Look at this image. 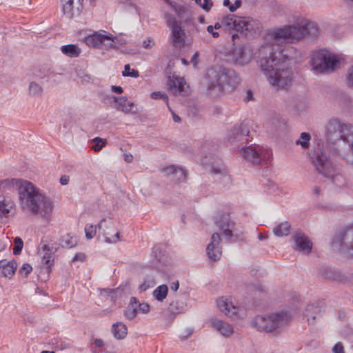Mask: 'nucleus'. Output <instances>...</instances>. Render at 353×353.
Here are the masks:
<instances>
[{
	"label": "nucleus",
	"instance_id": "44",
	"mask_svg": "<svg viewBox=\"0 0 353 353\" xmlns=\"http://www.w3.org/2000/svg\"><path fill=\"white\" fill-rule=\"evenodd\" d=\"M321 275L327 279L334 278V271L331 268L323 267L320 269Z\"/></svg>",
	"mask_w": 353,
	"mask_h": 353
},
{
	"label": "nucleus",
	"instance_id": "37",
	"mask_svg": "<svg viewBox=\"0 0 353 353\" xmlns=\"http://www.w3.org/2000/svg\"><path fill=\"white\" fill-rule=\"evenodd\" d=\"M310 140L311 136L309 133L302 132L301 133L299 139L296 141L295 143L300 145L303 149H307L310 145Z\"/></svg>",
	"mask_w": 353,
	"mask_h": 353
},
{
	"label": "nucleus",
	"instance_id": "50",
	"mask_svg": "<svg viewBox=\"0 0 353 353\" xmlns=\"http://www.w3.org/2000/svg\"><path fill=\"white\" fill-rule=\"evenodd\" d=\"M176 85L177 83H175V77L170 78L168 83V89L174 94H176Z\"/></svg>",
	"mask_w": 353,
	"mask_h": 353
},
{
	"label": "nucleus",
	"instance_id": "35",
	"mask_svg": "<svg viewBox=\"0 0 353 353\" xmlns=\"http://www.w3.org/2000/svg\"><path fill=\"white\" fill-rule=\"evenodd\" d=\"M130 301L133 303V305H134V307L138 312L148 314L150 312V307L148 303L145 302L140 303L139 300L134 296L130 298Z\"/></svg>",
	"mask_w": 353,
	"mask_h": 353
},
{
	"label": "nucleus",
	"instance_id": "4",
	"mask_svg": "<svg viewBox=\"0 0 353 353\" xmlns=\"http://www.w3.org/2000/svg\"><path fill=\"white\" fill-rule=\"evenodd\" d=\"M325 134L331 143L342 140L348 145L349 151L345 159L347 163L353 165V126L338 119H330L326 125Z\"/></svg>",
	"mask_w": 353,
	"mask_h": 353
},
{
	"label": "nucleus",
	"instance_id": "41",
	"mask_svg": "<svg viewBox=\"0 0 353 353\" xmlns=\"http://www.w3.org/2000/svg\"><path fill=\"white\" fill-rule=\"evenodd\" d=\"M164 18L168 26L170 28L181 24V23L179 21H177L174 16L170 13H165Z\"/></svg>",
	"mask_w": 353,
	"mask_h": 353
},
{
	"label": "nucleus",
	"instance_id": "23",
	"mask_svg": "<svg viewBox=\"0 0 353 353\" xmlns=\"http://www.w3.org/2000/svg\"><path fill=\"white\" fill-rule=\"evenodd\" d=\"M233 60L236 65H243L250 61L252 53L243 47H236L233 50Z\"/></svg>",
	"mask_w": 353,
	"mask_h": 353
},
{
	"label": "nucleus",
	"instance_id": "55",
	"mask_svg": "<svg viewBox=\"0 0 353 353\" xmlns=\"http://www.w3.org/2000/svg\"><path fill=\"white\" fill-rule=\"evenodd\" d=\"M154 45V41L150 38L143 41V47L145 49H150Z\"/></svg>",
	"mask_w": 353,
	"mask_h": 353
},
{
	"label": "nucleus",
	"instance_id": "46",
	"mask_svg": "<svg viewBox=\"0 0 353 353\" xmlns=\"http://www.w3.org/2000/svg\"><path fill=\"white\" fill-rule=\"evenodd\" d=\"M152 99H162L167 104L168 103V97L166 94L161 92H152L150 94Z\"/></svg>",
	"mask_w": 353,
	"mask_h": 353
},
{
	"label": "nucleus",
	"instance_id": "30",
	"mask_svg": "<svg viewBox=\"0 0 353 353\" xmlns=\"http://www.w3.org/2000/svg\"><path fill=\"white\" fill-rule=\"evenodd\" d=\"M61 51L63 54L71 58L78 57L81 52V49L74 44L62 46Z\"/></svg>",
	"mask_w": 353,
	"mask_h": 353
},
{
	"label": "nucleus",
	"instance_id": "22",
	"mask_svg": "<svg viewBox=\"0 0 353 353\" xmlns=\"http://www.w3.org/2000/svg\"><path fill=\"white\" fill-rule=\"evenodd\" d=\"M170 41L172 46L176 48H181L185 46V32L181 24L171 28Z\"/></svg>",
	"mask_w": 353,
	"mask_h": 353
},
{
	"label": "nucleus",
	"instance_id": "20",
	"mask_svg": "<svg viewBox=\"0 0 353 353\" xmlns=\"http://www.w3.org/2000/svg\"><path fill=\"white\" fill-rule=\"evenodd\" d=\"M162 172L165 176L175 183L183 182L186 178V173L183 168L172 165L164 168Z\"/></svg>",
	"mask_w": 353,
	"mask_h": 353
},
{
	"label": "nucleus",
	"instance_id": "27",
	"mask_svg": "<svg viewBox=\"0 0 353 353\" xmlns=\"http://www.w3.org/2000/svg\"><path fill=\"white\" fill-rule=\"evenodd\" d=\"M321 310L318 305L314 304H309L306 306L303 313V318L306 319L309 325L314 323L316 316L320 312Z\"/></svg>",
	"mask_w": 353,
	"mask_h": 353
},
{
	"label": "nucleus",
	"instance_id": "26",
	"mask_svg": "<svg viewBox=\"0 0 353 353\" xmlns=\"http://www.w3.org/2000/svg\"><path fill=\"white\" fill-rule=\"evenodd\" d=\"M212 326L225 336H230L233 332V327L229 323L219 319H215L212 322Z\"/></svg>",
	"mask_w": 353,
	"mask_h": 353
},
{
	"label": "nucleus",
	"instance_id": "12",
	"mask_svg": "<svg viewBox=\"0 0 353 353\" xmlns=\"http://www.w3.org/2000/svg\"><path fill=\"white\" fill-rule=\"evenodd\" d=\"M221 94L226 89L233 90L240 82V78L237 73L231 69L219 65Z\"/></svg>",
	"mask_w": 353,
	"mask_h": 353
},
{
	"label": "nucleus",
	"instance_id": "33",
	"mask_svg": "<svg viewBox=\"0 0 353 353\" xmlns=\"http://www.w3.org/2000/svg\"><path fill=\"white\" fill-rule=\"evenodd\" d=\"M291 226L288 222H283L278 225L273 230L275 236L281 237L288 236L290 232Z\"/></svg>",
	"mask_w": 353,
	"mask_h": 353
},
{
	"label": "nucleus",
	"instance_id": "56",
	"mask_svg": "<svg viewBox=\"0 0 353 353\" xmlns=\"http://www.w3.org/2000/svg\"><path fill=\"white\" fill-rule=\"evenodd\" d=\"M177 304H178L177 302H176V303L172 302L170 304L169 310L172 313L178 314V313L181 312L180 308L176 306Z\"/></svg>",
	"mask_w": 353,
	"mask_h": 353
},
{
	"label": "nucleus",
	"instance_id": "31",
	"mask_svg": "<svg viewBox=\"0 0 353 353\" xmlns=\"http://www.w3.org/2000/svg\"><path fill=\"white\" fill-rule=\"evenodd\" d=\"M77 244V239L76 236H71L70 234L63 235L60 239L59 247L61 246L63 248H72Z\"/></svg>",
	"mask_w": 353,
	"mask_h": 353
},
{
	"label": "nucleus",
	"instance_id": "54",
	"mask_svg": "<svg viewBox=\"0 0 353 353\" xmlns=\"http://www.w3.org/2000/svg\"><path fill=\"white\" fill-rule=\"evenodd\" d=\"M152 285L153 284L150 285L145 279L143 282L139 286V290L140 292H145L150 288L152 287Z\"/></svg>",
	"mask_w": 353,
	"mask_h": 353
},
{
	"label": "nucleus",
	"instance_id": "17",
	"mask_svg": "<svg viewBox=\"0 0 353 353\" xmlns=\"http://www.w3.org/2000/svg\"><path fill=\"white\" fill-rule=\"evenodd\" d=\"M263 152L262 148L255 144L241 148V150L242 157L254 165H258L261 163L263 159Z\"/></svg>",
	"mask_w": 353,
	"mask_h": 353
},
{
	"label": "nucleus",
	"instance_id": "51",
	"mask_svg": "<svg viewBox=\"0 0 353 353\" xmlns=\"http://www.w3.org/2000/svg\"><path fill=\"white\" fill-rule=\"evenodd\" d=\"M347 82L349 86L353 88V65L351 66L347 73Z\"/></svg>",
	"mask_w": 353,
	"mask_h": 353
},
{
	"label": "nucleus",
	"instance_id": "3",
	"mask_svg": "<svg viewBox=\"0 0 353 353\" xmlns=\"http://www.w3.org/2000/svg\"><path fill=\"white\" fill-rule=\"evenodd\" d=\"M319 34V28L313 21L303 18L297 19L296 22L290 26H285L274 30L271 36L274 42L293 43L299 41L305 36L316 37Z\"/></svg>",
	"mask_w": 353,
	"mask_h": 353
},
{
	"label": "nucleus",
	"instance_id": "16",
	"mask_svg": "<svg viewBox=\"0 0 353 353\" xmlns=\"http://www.w3.org/2000/svg\"><path fill=\"white\" fill-rule=\"evenodd\" d=\"M292 239L294 243V250L303 254H308L312 251V242L301 230H297L292 235Z\"/></svg>",
	"mask_w": 353,
	"mask_h": 353
},
{
	"label": "nucleus",
	"instance_id": "63",
	"mask_svg": "<svg viewBox=\"0 0 353 353\" xmlns=\"http://www.w3.org/2000/svg\"><path fill=\"white\" fill-rule=\"evenodd\" d=\"M111 90L117 94H121L123 92V88L119 85H112Z\"/></svg>",
	"mask_w": 353,
	"mask_h": 353
},
{
	"label": "nucleus",
	"instance_id": "19",
	"mask_svg": "<svg viewBox=\"0 0 353 353\" xmlns=\"http://www.w3.org/2000/svg\"><path fill=\"white\" fill-rule=\"evenodd\" d=\"M83 0H61L63 14L69 19L79 15L83 9Z\"/></svg>",
	"mask_w": 353,
	"mask_h": 353
},
{
	"label": "nucleus",
	"instance_id": "52",
	"mask_svg": "<svg viewBox=\"0 0 353 353\" xmlns=\"http://www.w3.org/2000/svg\"><path fill=\"white\" fill-rule=\"evenodd\" d=\"M200 6L206 12H209L213 6L212 0H203V3H201Z\"/></svg>",
	"mask_w": 353,
	"mask_h": 353
},
{
	"label": "nucleus",
	"instance_id": "1",
	"mask_svg": "<svg viewBox=\"0 0 353 353\" xmlns=\"http://www.w3.org/2000/svg\"><path fill=\"white\" fill-rule=\"evenodd\" d=\"M288 57L283 50L274 49V44L262 46L258 52L257 63L276 89L288 90L292 85V71Z\"/></svg>",
	"mask_w": 353,
	"mask_h": 353
},
{
	"label": "nucleus",
	"instance_id": "32",
	"mask_svg": "<svg viewBox=\"0 0 353 353\" xmlns=\"http://www.w3.org/2000/svg\"><path fill=\"white\" fill-rule=\"evenodd\" d=\"M14 207V203L8 199L3 198L0 200V216H7Z\"/></svg>",
	"mask_w": 353,
	"mask_h": 353
},
{
	"label": "nucleus",
	"instance_id": "11",
	"mask_svg": "<svg viewBox=\"0 0 353 353\" xmlns=\"http://www.w3.org/2000/svg\"><path fill=\"white\" fill-rule=\"evenodd\" d=\"M205 79L208 94L213 98L219 97L221 95L219 65L210 68L205 74Z\"/></svg>",
	"mask_w": 353,
	"mask_h": 353
},
{
	"label": "nucleus",
	"instance_id": "53",
	"mask_svg": "<svg viewBox=\"0 0 353 353\" xmlns=\"http://www.w3.org/2000/svg\"><path fill=\"white\" fill-rule=\"evenodd\" d=\"M333 353H345L344 347L341 342L336 343L332 347Z\"/></svg>",
	"mask_w": 353,
	"mask_h": 353
},
{
	"label": "nucleus",
	"instance_id": "10",
	"mask_svg": "<svg viewBox=\"0 0 353 353\" xmlns=\"http://www.w3.org/2000/svg\"><path fill=\"white\" fill-rule=\"evenodd\" d=\"M39 249V252L42 251L43 252L41 263V270L46 274H49L54 265L53 256L58 250L59 245L57 243H50L48 240L42 239Z\"/></svg>",
	"mask_w": 353,
	"mask_h": 353
},
{
	"label": "nucleus",
	"instance_id": "40",
	"mask_svg": "<svg viewBox=\"0 0 353 353\" xmlns=\"http://www.w3.org/2000/svg\"><path fill=\"white\" fill-rule=\"evenodd\" d=\"M114 39H117V37L113 38L112 34H107L106 32L103 31L102 46L109 48H114Z\"/></svg>",
	"mask_w": 353,
	"mask_h": 353
},
{
	"label": "nucleus",
	"instance_id": "34",
	"mask_svg": "<svg viewBox=\"0 0 353 353\" xmlns=\"http://www.w3.org/2000/svg\"><path fill=\"white\" fill-rule=\"evenodd\" d=\"M168 293V288L166 285H161L158 286L153 291V296L156 300L162 302L167 296Z\"/></svg>",
	"mask_w": 353,
	"mask_h": 353
},
{
	"label": "nucleus",
	"instance_id": "15",
	"mask_svg": "<svg viewBox=\"0 0 353 353\" xmlns=\"http://www.w3.org/2000/svg\"><path fill=\"white\" fill-rule=\"evenodd\" d=\"M110 101L114 102V108L124 114H137L139 110L132 101H128L126 97H108Z\"/></svg>",
	"mask_w": 353,
	"mask_h": 353
},
{
	"label": "nucleus",
	"instance_id": "25",
	"mask_svg": "<svg viewBox=\"0 0 353 353\" xmlns=\"http://www.w3.org/2000/svg\"><path fill=\"white\" fill-rule=\"evenodd\" d=\"M17 263L12 260L8 262L0 261V273L5 277L10 278L15 272Z\"/></svg>",
	"mask_w": 353,
	"mask_h": 353
},
{
	"label": "nucleus",
	"instance_id": "14",
	"mask_svg": "<svg viewBox=\"0 0 353 353\" xmlns=\"http://www.w3.org/2000/svg\"><path fill=\"white\" fill-rule=\"evenodd\" d=\"M250 121L248 120L243 121L239 125H235L228 135V141L231 143L241 142V143H247L249 142L250 137Z\"/></svg>",
	"mask_w": 353,
	"mask_h": 353
},
{
	"label": "nucleus",
	"instance_id": "59",
	"mask_svg": "<svg viewBox=\"0 0 353 353\" xmlns=\"http://www.w3.org/2000/svg\"><path fill=\"white\" fill-rule=\"evenodd\" d=\"M85 259V255L83 253H77L72 258V261H83Z\"/></svg>",
	"mask_w": 353,
	"mask_h": 353
},
{
	"label": "nucleus",
	"instance_id": "9",
	"mask_svg": "<svg viewBox=\"0 0 353 353\" xmlns=\"http://www.w3.org/2000/svg\"><path fill=\"white\" fill-rule=\"evenodd\" d=\"M221 25L224 26L228 30H234L239 32L240 34L244 37H247L248 32H250L253 29L251 21L248 19L234 14H228L223 17L221 23L216 22L213 28L219 30Z\"/></svg>",
	"mask_w": 353,
	"mask_h": 353
},
{
	"label": "nucleus",
	"instance_id": "28",
	"mask_svg": "<svg viewBox=\"0 0 353 353\" xmlns=\"http://www.w3.org/2000/svg\"><path fill=\"white\" fill-rule=\"evenodd\" d=\"M103 31L97 32L85 38L86 45L93 48H101L103 43Z\"/></svg>",
	"mask_w": 353,
	"mask_h": 353
},
{
	"label": "nucleus",
	"instance_id": "57",
	"mask_svg": "<svg viewBox=\"0 0 353 353\" xmlns=\"http://www.w3.org/2000/svg\"><path fill=\"white\" fill-rule=\"evenodd\" d=\"M241 3H242L241 0H236L235 2H234V4L231 5L229 7L230 11L231 12H233L236 11L237 8L241 7Z\"/></svg>",
	"mask_w": 353,
	"mask_h": 353
},
{
	"label": "nucleus",
	"instance_id": "61",
	"mask_svg": "<svg viewBox=\"0 0 353 353\" xmlns=\"http://www.w3.org/2000/svg\"><path fill=\"white\" fill-rule=\"evenodd\" d=\"M94 144L92 146V150L96 152L100 151L103 147L105 145V142H103V143H94Z\"/></svg>",
	"mask_w": 353,
	"mask_h": 353
},
{
	"label": "nucleus",
	"instance_id": "6",
	"mask_svg": "<svg viewBox=\"0 0 353 353\" xmlns=\"http://www.w3.org/2000/svg\"><path fill=\"white\" fill-rule=\"evenodd\" d=\"M289 316L286 312H276L256 316L252 321V326L259 331L273 332L287 325Z\"/></svg>",
	"mask_w": 353,
	"mask_h": 353
},
{
	"label": "nucleus",
	"instance_id": "47",
	"mask_svg": "<svg viewBox=\"0 0 353 353\" xmlns=\"http://www.w3.org/2000/svg\"><path fill=\"white\" fill-rule=\"evenodd\" d=\"M175 83H177L176 94L177 92H183L184 90V85L185 84V82L183 78H181L179 77H175Z\"/></svg>",
	"mask_w": 353,
	"mask_h": 353
},
{
	"label": "nucleus",
	"instance_id": "21",
	"mask_svg": "<svg viewBox=\"0 0 353 353\" xmlns=\"http://www.w3.org/2000/svg\"><path fill=\"white\" fill-rule=\"evenodd\" d=\"M219 309L229 317L234 319L236 316L239 308L234 305L230 298L221 297L216 301Z\"/></svg>",
	"mask_w": 353,
	"mask_h": 353
},
{
	"label": "nucleus",
	"instance_id": "42",
	"mask_svg": "<svg viewBox=\"0 0 353 353\" xmlns=\"http://www.w3.org/2000/svg\"><path fill=\"white\" fill-rule=\"evenodd\" d=\"M123 77H130L137 78L139 77V71L135 69H130L129 64H126L124 66V70L122 72Z\"/></svg>",
	"mask_w": 353,
	"mask_h": 353
},
{
	"label": "nucleus",
	"instance_id": "49",
	"mask_svg": "<svg viewBox=\"0 0 353 353\" xmlns=\"http://www.w3.org/2000/svg\"><path fill=\"white\" fill-rule=\"evenodd\" d=\"M51 73L49 68H39L37 71V76L40 79H43L46 77H48Z\"/></svg>",
	"mask_w": 353,
	"mask_h": 353
},
{
	"label": "nucleus",
	"instance_id": "2",
	"mask_svg": "<svg viewBox=\"0 0 353 353\" xmlns=\"http://www.w3.org/2000/svg\"><path fill=\"white\" fill-rule=\"evenodd\" d=\"M20 205L23 210L46 220L50 219L54 208L51 199L42 194L32 183L21 188Z\"/></svg>",
	"mask_w": 353,
	"mask_h": 353
},
{
	"label": "nucleus",
	"instance_id": "39",
	"mask_svg": "<svg viewBox=\"0 0 353 353\" xmlns=\"http://www.w3.org/2000/svg\"><path fill=\"white\" fill-rule=\"evenodd\" d=\"M43 92L42 87L36 82H30L29 85V94L34 97H41Z\"/></svg>",
	"mask_w": 353,
	"mask_h": 353
},
{
	"label": "nucleus",
	"instance_id": "43",
	"mask_svg": "<svg viewBox=\"0 0 353 353\" xmlns=\"http://www.w3.org/2000/svg\"><path fill=\"white\" fill-rule=\"evenodd\" d=\"M14 247L13 248V254L14 255H18L21 253L23 247V242L20 237H16L14 240Z\"/></svg>",
	"mask_w": 353,
	"mask_h": 353
},
{
	"label": "nucleus",
	"instance_id": "8",
	"mask_svg": "<svg viewBox=\"0 0 353 353\" xmlns=\"http://www.w3.org/2000/svg\"><path fill=\"white\" fill-rule=\"evenodd\" d=\"M338 63H339V60L337 56L330 53L327 50H316L312 54L311 65L316 71L332 72Z\"/></svg>",
	"mask_w": 353,
	"mask_h": 353
},
{
	"label": "nucleus",
	"instance_id": "7",
	"mask_svg": "<svg viewBox=\"0 0 353 353\" xmlns=\"http://www.w3.org/2000/svg\"><path fill=\"white\" fill-rule=\"evenodd\" d=\"M214 224L228 242H234L242 239L243 230L231 221L230 215L227 212H219L214 216Z\"/></svg>",
	"mask_w": 353,
	"mask_h": 353
},
{
	"label": "nucleus",
	"instance_id": "29",
	"mask_svg": "<svg viewBox=\"0 0 353 353\" xmlns=\"http://www.w3.org/2000/svg\"><path fill=\"white\" fill-rule=\"evenodd\" d=\"M112 332L117 339H123L127 335L128 328L122 322H117L112 325Z\"/></svg>",
	"mask_w": 353,
	"mask_h": 353
},
{
	"label": "nucleus",
	"instance_id": "18",
	"mask_svg": "<svg viewBox=\"0 0 353 353\" xmlns=\"http://www.w3.org/2000/svg\"><path fill=\"white\" fill-rule=\"evenodd\" d=\"M221 239L218 232H214L211 236L210 243L208 245L206 252L208 258L212 261H218L221 255Z\"/></svg>",
	"mask_w": 353,
	"mask_h": 353
},
{
	"label": "nucleus",
	"instance_id": "5",
	"mask_svg": "<svg viewBox=\"0 0 353 353\" xmlns=\"http://www.w3.org/2000/svg\"><path fill=\"white\" fill-rule=\"evenodd\" d=\"M312 162L319 173L327 178L332 179V183L341 187L345 183V179L343 175L336 173L334 167L330 161L326 152L323 149L317 148L314 152Z\"/></svg>",
	"mask_w": 353,
	"mask_h": 353
},
{
	"label": "nucleus",
	"instance_id": "38",
	"mask_svg": "<svg viewBox=\"0 0 353 353\" xmlns=\"http://www.w3.org/2000/svg\"><path fill=\"white\" fill-rule=\"evenodd\" d=\"M138 312L136 310L134 305L130 301L128 306L123 310L125 317L128 320H133L137 315Z\"/></svg>",
	"mask_w": 353,
	"mask_h": 353
},
{
	"label": "nucleus",
	"instance_id": "64",
	"mask_svg": "<svg viewBox=\"0 0 353 353\" xmlns=\"http://www.w3.org/2000/svg\"><path fill=\"white\" fill-rule=\"evenodd\" d=\"M93 344L96 346V347H103V345H104V342L102 339H96L94 341V343Z\"/></svg>",
	"mask_w": 353,
	"mask_h": 353
},
{
	"label": "nucleus",
	"instance_id": "62",
	"mask_svg": "<svg viewBox=\"0 0 353 353\" xmlns=\"http://www.w3.org/2000/svg\"><path fill=\"white\" fill-rule=\"evenodd\" d=\"M70 177L68 175H63L60 178V183L63 185H65L68 183Z\"/></svg>",
	"mask_w": 353,
	"mask_h": 353
},
{
	"label": "nucleus",
	"instance_id": "36",
	"mask_svg": "<svg viewBox=\"0 0 353 353\" xmlns=\"http://www.w3.org/2000/svg\"><path fill=\"white\" fill-rule=\"evenodd\" d=\"M164 248L165 246L163 245H156L152 248V254L157 263H164L163 261V253H165Z\"/></svg>",
	"mask_w": 353,
	"mask_h": 353
},
{
	"label": "nucleus",
	"instance_id": "58",
	"mask_svg": "<svg viewBox=\"0 0 353 353\" xmlns=\"http://www.w3.org/2000/svg\"><path fill=\"white\" fill-rule=\"evenodd\" d=\"M214 29L213 26L211 25L207 27V31L210 33L214 38H218L219 37V34L218 32L214 31Z\"/></svg>",
	"mask_w": 353,
	"mask_h": 353
},
{
	"label": "nucleus",
	"instance_id": "45",
	"mask_svg": "<svg viewBox=\"0 0 353 353\" xmlns=\"http://www.w3.org/2000/svg\"><path fill=\"white\" fill-rule=\"evenodd\" d=\"M97 226L92 225H86L85 227V233L87 239H91L96 233Z\"/></svg>",
	"mask_w": 353,
	"mask_h": 353
},
{
	"label": "nucleus",
	"instance_id": "24",
	"mask_svg": "<svg viewBox=\"0 0 353 353\" xmlns=\"http://www.w3.org/2000/svg\"><path fill=\"white\" fill-rule=\"evenodd\" d=\"M26 183H31V182L17 179H6L0 181V190L1 188L8 190H18L19 198L20 199L21 188L23 187Z\"/></svg>",
	"mask_w": 353,
	"mask_h": 353
},
{
	"label": "nucleus",
	"instance_id": "13",
	"mask_svg": "<svg viewBox=\"0 0 353 353\" xmlns=\"http://www.w3.org/2000/svg\"><path fill=\"white\" fill-rule=\"evenodd\" d=\"M99 230L105 238V241L109 243H115L121 241L119 231L115 227V223L111 218L103 219L98 224Z\"/></svg>",
	"mask_w": 353,
	"mask_h": 353
},
{
	"label": "nucleus",
	"instance_id": "48",
	"mask_svg": "<svg viewBox=\"0 0 353 353\" xmlns=\"http://www.w3.org/2000/svg\"><path fill=\"white\" fill-rule=\"evenodd\" d=\"M32 270V268L29 263H24L19 269V273L23 274L25 276H28Z\"/></svg>",
	"mask_w": 353,
	"mask_h": 353
},
{
	"label": "nucleus",
	"instance_id": "60",
	"mask_svg": "<svg viewBox=\"0 0 353 353\" xmlns=\"http://www.w3.org/2000/svg\"><path fill=\"white\" fill-rule=\"evenodd\" d=\"M199 52H196L192 57L190 62L193 64L194 68L197 67L198 65Z\"/></svg>",
	"mask_w": 353,
	"mask_h": 353
}]
</instances>
